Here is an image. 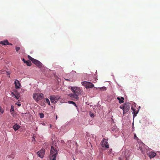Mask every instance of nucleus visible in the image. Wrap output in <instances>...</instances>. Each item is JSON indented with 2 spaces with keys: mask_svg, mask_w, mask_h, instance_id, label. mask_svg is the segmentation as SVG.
Segmentation results:
<instances>
[{
  "mask_svg": "<svg viewBox=\"0 0 160 160\" xmlns=\"http://www.w3.org/2000/svg\"><path fill=\"white\" fill-rule=\"evenodd\" d=\"M71 89L73 93L69 94L68 96L75 99L78 100V96L82 94L83 92L82 90L79 87H71Z\"/></svg>",
  "mask_w": 160,
  "mask_h": 160,
  "instance_id": "nucleus-1",
  "label": "nucleus"
},
{
  "mask_svg": "<svg viewBox=\"0 0 160 160\" xmlns=\"http://www.w3.org/2000/svg\"><path fill=\"white\" fill-rule=\"evenodd\" d=\"M58 153L57 148L51 146L50 152V160H56V156Z\"/></svg>",
  "mask_w": 160,
  "mask_h": 160,
  "instance_id": "nucleus-2",
  "label": "nucleus"
},
{
  "mask_svg": "<svg viewBox=\"0 0 160 160\" xmlns=\"http://www.w3.org/2000/svg\"><path fill=\"white\" fill-rule=\"evenodd\" d=\"M120 108L123 110V114H124L129 110L130 109V104L129 103L125 102L121 105Z\"/></svg>",
  "mask_w": 160,
  "mask_h": 160,
  "instance_id": "nucleus-3",
  "label": "nucleus"
},
{
  "mask_svg": "<svg viewBox=\"0 0 160 160\" xmlns=\"http://www.w3.org/2000/svg\"><path fill=\"white\" fill-rule=\"evenodd\" d=\"M44 95L42 93H34L33 94V99L37 102L42 100L44 98Z\"/></svg>",
  "mask_w": 160,
  "mask_h": 160,
  "instance_id": "nucleus-4",
  "label": "nucleus"
},
{
  "mask_svg": "<svg viewBox=\"0 0 160 160\" xmlns=\"http://www.w3.org/2000/svg\"><path fill=\"white\" fill-rule=\"evenodd\" d=\"M82 85L85 87L86 89L92 88L94 87L93 84L89 82L83 81L81 82Z\"/></svg>",
  "mask_w": 160,
  "mask_h": 160,
  "instance_id": "nucleus-5",
  "label": "nucleus"
},
{
  "mask_svg": "<svg viewBox=\"0 0 160 160\" xmlns=\"http://www.w3.org/2000/svg\"><path fill=\"white\" fill-rule=\"evenodd\" d=\"M49 99L51 102L54 104L57 102L59 98L58 96L55 95H52L50 96Z\"/></svg>",
  "mask_w": 160,
  "mask_h": 160,
  "instance_id": "nucleus-6",
  "label": "nucleus"
},
{
  "mask_svg": "<svg viewBox=\"0 0 160 160\" xmlns=\"http://www.w3.org/2000/svg\"><path fill=\"white\" fill-rule=\"evenodd\" d=\"M148 150L147 149L146 152L147 154L150 158H154L156 155V154L155 152L151 151L150 152H148Z\"/></svg>",
  "mask_w": 160,
  "mask_h": 160,
  "instance_id": "nucleus-7",
  "label": "nucleus"
},
{
  "mask_svg": "<svg viewBox=\"0 0 160 160\" xmlns=\"http://www.w3.org/2000/svg\"><path fill=\"white\" fill-rule=\"evenodd\" d=\"M102 146L103 147H105L107 148H109V144L107 142V140L104 138L103 139L102 141Z\"/></svg>",
  "mask_w": 160,
  "mask_h": 160,
  "instance_id": "nucleus-8",
  "label": "nucleus"
},
{
  "mask_svg": "<svg viewBox=\"0 0 160 160\" xmlns=\"http://www.w3.org/2000/svg\"><path fill=\"white\" fill-rule=\"evenodd\" d=\"M37 153L38 156L39 157L42 158L43 157L44 155V150L42 149H41L40 150L37 152Z\"/></svg>",
  "mask_w": 160,
  "mask_h": 160,
  "instance_id": "nucleus-9",
  "label": "nucleus"
},
{
  "mask_svg": "<svg viewBox=\"0 0 160 160\" xmlns=\"http://www.w3.org/2000/svg\"><path fill=\"white\" fill-rule=\"evenodd\" d=\"M0 44H2L4 45H12V44L11 43H9L8 40H5L4 41H1L0 42Z\"/></svg>",
  "mask_w": 160,
  "mask_h": 160,
  "instance_id": "nucleus-10",
  "label": "nucleus"
},
{
  "mask_svg": "<svg viewBox=\"0 0 160 160\" xmlns=\"http://www.w3.org/2000/svg\"><path fill=\"white\" fill-rule=\"evenodd\" d=\"M139 149L141 150L142 153L144 155H145V151H147V149H148V150H150L151 149L147 148H142V146L139 147Z\"/></svg>",
  "mask_w": 160,
  "mask_h": 160,
  "instance_id": "nucleus-11",
  "label": "nucleus"
},
{
  "mask_svg": "<svg viewBox=\"0 0 160 160\" xmlns=\"http://www.w3.org/2000/svg\"><path fill=\"white\" fill-rule=\"evenodd\" d=\"M14 83L15 84V88L16 89H18L20 88L21 86L20 83L18 80H16Z\"/></svg>",
  "mask_w": 160,
  "mask_h": 160,
  "instance_id": "nucleus-12",
  "label": "nucleus"
},
{
  "mask_svg": "<svg viewBox=\"0 0 160 160\" xmlns=\"http://www.w3.org/2000/svg\"><path fill=\"white\" fill-rule=\"evenodd\" d=\"M28 58L33 63H34L35 64H36L37 62L38 61L36 59H35L32 57H31L30 56L28 55Z\"/></svg>",
  "mask_w": 160,
  "mask_h": 160,
  "instance_id": "nucleus-13",
  "label": "nucleus"
},
{
  "mask_svg": "<svg viewBox=\"0 0 160 160\" xmlns=\"http://www.w3.org/2000/svg\"><path fill=\"white\" fill-rule=\"evenodd\" d=\"M131 109L133 111V117H134L136 116L137 114L138 113V112L135 109L133 108L132 107Z\"/></svg>",
  "mask_w": 160,
  "mask_h": 160,
  "instance_id": "nucleus-14",
  "label": "nucleus"
},
{
  "mask_svg": "<svg viewBox=\"0 0 160 160\" xmlns=\"http://www.w3.org/2000/svg\"><path fill=\"white\" fill-rule=\"evenodd\" d=\"M117 99L119 101V103H121L124 102V98L122 97H121V98L119 97L117 98Z\"/></svg>",
  "mask_w": 160,
  "mask_h": 160,
  "instance_id": "nucleus-15",
  "label": "nucleus"
},
{
  "mask_svg": "<svg viewBox=\"0 0 160 160\" xmlns=\"http://www.w3.org/2000/svg\"><path fill=\"white\" fill-rule=\"evenodd\" d=\"M37 67H38L39 68H41L42 65V64L41 62L39 61H38L35 64Z\"/></svg>",
  "mask_w": 160,
  "mask_h": 160,
  "instance_id": "nucleus-16",
  "label": "nucleus"
},
{
  "mask_svg": "<svg viewBox=\"0 0 160 160\" xmlns=\"http://www.w3.org/2000/svg\"><path fill=\"white\" fill-rule=\"evenodd\" d=\"M11 95L12 96L14 97V98H16L17 99H18L19 98V94H15L14 92L11 93Z\"/></svg>",
  "mask_w": 160,
  "mask_h": 160,
  "instance_id": "nucleus-17",
  "label": "nucleus"
},
{
  "mask_svg": "<svg viewBox=\"0 0 160 160\" xmlns=\"http://www.w3.org/2000/svg\"><path fill=\"white\" fill-rule=\"evenodd\" d=\"M20 128V126L17 124L14 125L13 127V128L14 130L16 131L18 130Z\"/></svg>",
  "mask_w": 160,
  "mask_h": 160,
  "instance_id": "nucleus-18",
  "label": "nucleus"
},
{
  "mask_svg": "<svg viewBox=\"0 0 160 160\" xmlns=\"http://www.w3.org/2000/svg\"><path fill=\"white\" fill-rule=\"evenodd\" d=\"M1 73L2 74H7V76H8V77H10V74L9 72H8L7 71H1Z\"/></svg>",
  "mask_w": 160,
  "mask_h": 160,
  "instance_id": "nucleus-19",
  "label": "nucleus"
},
{
  "mask_svg": "<svg viewBox=\"0 0 160 160\" xmlns=\"http://www.w3.org/2000/svg\"><path fill=\"white\" fill-rule=\"evenodd\" d=\"M26 62L25 63L26 64L27 66H30L31 65V63L30 61L29 60L26 61V62Z\"/></svg>",
  "mask_w": 160,
  "mask_h": 160,
  "instance_id": "nucleus-20",
  "label": "nucleus"
},
{
  "mask_svg": "<svg viewBox=\"0 0 160 160\" xmlns=\"http://www.w3.org/2000/svg\"><path fill=\"white\" fill-rule=\"evenodd\" d=\"M45 100L46 102L49 105H50V103L49 100L48 98H46Z\"/></svg>",
  "mask_w": 160,
  "mask_h": 160,
  "instance_id": "nucleus-21",
  "label": "nucleus"
},
{
  "mask_svg": "<svg viewBox=\"0 0 160 160\" xmlns=\"http://www.w3.org/2000/svg\"><path fill=\"white\" fill-rule=\"evenodd\" d=\"M14 107L12 105L11 106V108L10 109V112H14Z\"/></svg>",
  "mask_w": 160,
  "mask_h": 160,
  "instance_id": "nucleus-22",
  "label": "nucleus"
},
{
  "mask_svg": "<svg viewBox=\"0 0 160 160\" xmlns=\"http://www.w3.org/2000/svg\"><path fill=\"white\" fill-rule=\"evenodd\" d=\"M39 116L40 118H42L44 117V114L42 113H39Z\"/></svg>",
  "mask_w": 160,
  "mask_h": 160,
  "instance_id": "nucleus-23",
  "label": "nucleus"
},
{
  "mask_svg": "<svg viewBox=\"0 0 160 160\" xmlns=\"http://www.w3.org/2000/svg\"><path fill=\"white\" fill-rule=\"evenodd\" d=\"M117 129V127L116 126L113 127L111 128L112 130L113 131L116 130V129Z\"/></svg>",
  "mask_w": 160,
  "mask_h": 160,
  "instance_id": "nucleus-24",
  "label": "nucleus"
},
{
  "mask_svg": "<svg viewBox=\"0 0 160 160\" xmlns=\"http://www.w3.org/2000/svg\"><path fill=\"white\" fill-rule=\"evenodd\" d=\"M0 112L2 114L4 112V110L1 107H0Z\"/></svg>",
  "mask_w": 160,
  "mask_h": 160,
  "instance_id": "nucleus-25",
  "label": "nucleus"
},
{
  "mask_svg": "<svg viewBox=\"0 0 160 160\" xmlns=\"http://www.w3.org/2000/svg\"><path fill=\"white\" fill-rule=\"evenodd\" d=\"M20 47L17 46L16 47L15 49L16 52H18L19 50H20Z\"/></svg>",
  "mask_w": 160,
  "mask_h": 160,
  "instance_id": "nucleus-26",
  "label": "nucleus"
},
{
  "mask_svg": "<svg viewBox=\"0 0 160 160\" xmlns=\"http://www.w3.org/2000/svg\"><path fill=\"white\" fill-rule=\"evenodd\" d=\"M100 89L101 90H103V91H105L106 90V88L105 87H103L100 88Z\"/></svg>",
  "mask_w": 160,
  "mask_h": 160,
  "instance_id": "nucleus-27",
  "label": "nucleus"
},
{
  "mask_svg": "<svg viewBox=\"0 0 160 160\" xmlns=\"http://www.w3.org/2000/svg\"><path fill=\"white\" fill-rule=\"evenodd\" d=\"M134 139L137 140H138V138L137 137L135 133L134 134Z\"/></svg>",
  "mask_w": 160,
  "mask_h": 160,
  "instance_id": "nucleus-28",
  "label": "nucleus"
},
{
  "mask_svg": "<svg viewBox=\"0 0 160 160\" xmlns=\"http://www.w3.org/2000/svg\"><path fill=\"white\" fill-rule=\"evenodd\" d=\"M68 103L72 104H75V102L73 101H69L68 102Z\"/></svg>",
  "mask_w": 160,
  "mask_h": 160,
  "instance_id": "nucleus-29",
  "label": "nucleus"
},
{
  "mask_svg": "<svg viewBox=\"0 0 160 160\" xmlns=\"http://www.w3.org/2000/svg\"><path fill=\"white\" fill-rule=\"evenodd\" d=\"M90 115L91 117H94V114L93 113H90Z\"/></svg>",
  "mask_w": 160,
  "mask_h": 160,
  "instance_id": "nucleus-30",
  "label": "nucleus"
},
{
  "mask_svg": "<svg viewBox=\"0 0 160 160\" xmlns=\"http://www.w3.org/2000/svg\"><path fill=\"white\" fill-rule=\"evenodd\" d=\"M16 104L19 106H20L21 105L20 102H19L18 103H16Z\"/></svg>",
  "mask_w": 160,
  "mask_h": 160,
  "instance_id": "nucleus-31",
  "label": "nucleus"
},
{
  "mask_svg": "<svg viewBox=\"0 0 160 160\" xmlns=\"http://www.w3.org/2000/svg\"><path fill=\"white\" fill-rule=\"evenodd\" d=\"M22 61H23V62H24V63H25L26 62H26V60L24 59L23 58V59H22Z\"/></svg>",
  "mask_w": 160,
  "mask_h": 160,
  "instance_id": "nucleus-32",
  "label": "nucleus"
},
{
  "mask_svg": "<svg viewBox=\"0 0 160 160\" xmlns=\"http://www.w3.org/2000/svg\"><path fill=\"white\" fill-rule=\"evenodd\" d=\"M13 112H11V115H12V116H13L14 115V113H13Z\"/></svg>",
  "mask_w": 160,
  "mask_h": 160,
  "instance_id": "nucleus-33",
  "label": "nucleus"
},
{
  "mask_svg": "<svg viewBox=\"0 0 160 160\" xmlns=\"http://www.w3.org/2000/svg\"><path fill=\"white\" fill-rule=\"evenodd\" d=\"M73 105H74V106H75V107H77V106L75 103V104H73Z\"/></svg>",
  "mask_w": 160,
  "mask_h": 160,
  "instance_id": "nucleus-34",
  "label": "nucleus"
},
{
  "mask_svg": "<svg viewBox=\"0 0 160 160\" xmlns=\"http://www.w3.org/2000/svg\"><path fill=\"white\" fill-rule=\"evenodd\" d=\"M73 105H74V106H75V107H77V106L75 103V104H73Z\"/></svg>",
  "mask_w": 160,
  "mask_h": 160,
  "instance_id": "nucleus-35",
  "label": "nucleus"
},
{
  "mask_svg": "<svg viewBox=\"0 0 160 160\" xmlns=\"http://www.w3.org/2000/svg\"><path fill=\"white\" fill-rule=\"evenodd\" d=\"M57 115H56V119H57Z\"/></svg>",
  "mask_w": 160,
  "mask_h": 160,
  "instance_id": "nucleus-36",
  "label": "nucleus"
},
{
  "mask_svg": "<svg viewBox=\"0 0 160 160\" xmlns=\"http://www.w3.org/2000/svg\"><path fill=\"white\" fill-rule=\"evenodd\" d=\"M65 80H67V81H68L69 80V79H66Z\"/></svg>",
  "mask_w": 160,
  "mask_h": 160,
  "instance_id": "nucleus-37",
  "label": "nucleus"
}]
</instances>
